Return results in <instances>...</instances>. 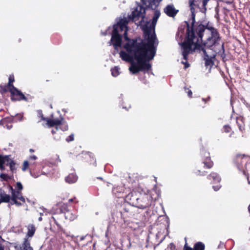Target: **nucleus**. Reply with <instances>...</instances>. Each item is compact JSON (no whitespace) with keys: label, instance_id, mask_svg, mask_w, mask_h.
Listing matches in <instances>:
<instances>
[{"label":"nucleus","instance_id":"37","mask_svg":"<svg viewBox=\"0 0 250 250\" xmlns=\"http://www.w3.org/2000/svg\"><path fill=\"white\" fill-rule=\"evenodd\" d=\"M185 91L186 92L188 93V95L189 98L192 97V92L191 90H190L188 88H187L186 87H184Z\"/></svg>","mask_w":250,"mask_h":250},{"label":"nucleus","instance_id":"30","mask_svg":"<svg viewBox=\"0 0 250 250\" xmlns=\"http://www.w3.org/2000/svg\"><path fill=\"white\" fill-rule=\"evenodd\" d=\"M218 53L221 56V57L224 59L226 57V54L224 48V43L223 42L221 44V49L218 51Z\"/></svg>","mask_w":250,"mask_h":250},{"label":"nucleus","instance_id":"47","mask_svg":"<svg viewBox=\"0 0 250 250\" xmlns=\"http://www.w3.org/2000/svg\"><path fill=\"white\" fill-rule=\"evenodd\" d=\"M68 202L69 203L74 202L75 203H77L78 202V201L77 200L76 198L75 197L69 199Z\"/></svg>","mask_w":250,"mask_h":250},{"label":"nucleus","instance_id":"54","mask_svg":"<svg viewBox=\"0 0 250 250\" xmlns=\"http://www.w3.org/2000/svg\"><path fill=\"white\" fill-rule=\"evenodd\" d=\"M248 210H249V212L250 213V204L248 206Z\"/></svg>","mask_w":250,"mask_h":250},{"label":"nucleus","instance_id":"57","mask_svg":"<svg viewBox=\"0 0 250 250\" xmlns=\"http://www.w3.org/2000/svg\"><path fill=\"white\" fill-rule=\"evenodd\" d=\"M39 220L40 221H41V220H42V218H41V217H40V218H39Z\"/></svg>","mask_w":250,"mask_h":250},{"label":"nucleus","instance_id":"42","mask_svg":"<svg viewBox=\"0 0 250 250\" xmlns=\"http://www.w3.org/2000/svg\"><path fill=\"white\" fill-rule=\"evenodd\" d=\"M188 3L189 7L199 6L198 5L195 4V0H188Z\"/></svg>","mask_w":250,"mask_h":250},{"label":"nucleus","instance_id":"17","mask_svg":"<svg viewBox=\"0 0 250 250\" xmlns=\"http://www.w3.org/2000/svg\"><path fill=\"white\" fill-rule=\"evenodd\" d=\"M120 57L121 59L125 61L129 62L132 64V62H134V54L133 53H127L124 51H121L119 53Z\"/></svg>","mask_w":250,"mask_h":250},{"label":"nucleus","instance_id":"51","mask_svg":"<svg viewBox=\"0 0 250 250\" xmlns=\"http://www.w3.org/2000/svg\"><path fill=\"white\" fill-rule=\"evenodd\" d=\"M118 250L117 248H115V247H113V248H107L106 250Z\"/></svg>","mask_w":250,"mask_h":250},{"label":"nucleus","instance_id":"27","mask_svg":"<svg viewBox=\"0 0 250 250\" xmlns=\"http://www.w3.org/2000/svg\"><path fill=\"white\" fill-rule=\"evenodd\" d=\"M192 249L193 250H205V246L202 242H198L194 245Z\"/></svg>","mask_w":250,"mask_h":250},{"label":"nucleus","instance_id":"25","mask_svg":"<svg viewBox=\"0 0 250 250\" xmlns=\"http://www.w3.org/2000/svg\"><path fill=\"white\" fill-rule=\"evenodd\" d=\"M21 250H32V247L30 246V241L28 238H25L22 246L21 247Z\"/></svg>","mask_w":250,"mask_h":250},{"label":"nucleus","instance_id":"32","mask_svg":"<svg viewBox=\"0 0 250 250\" xmlns=\"http://www.w3.org/2000/svg\"><path fill=\"white\" fill-rule=\"evenodd\" d=\"M13 160H11L8 156H3V166H9L10 164V162H11Z\"/></svg>","mask_w":250,"mask_h":250},{"label":"nucleus","instance_id":"41","mask_svg":"<svg viewBox=\"0 0 250 250\" xmlns=\"http://www.w3.org/2000/svg\"><path fill=\"white\" fill-rule=\"evenodd\" d=\"M0 177L1 178L4 180H7L10 178L9 176L8 175L3 173L1 174L0 175Z\"/></svg>","mask_w":250,"mask_h":250},{"label":"nucleus","instance_id":"9","mask_svg":"<svg viewBox=\"0 0 250 250\" xmlns=\"http://www.w3.org/2000/svg\"><path fill=\"white\" fill-rule=\"evenodd\" d=\"M153 199L150 195L141 193L137 207L141 209L146 208L151 205Z\"/></svg>","mask_w":250,"mask_h":250},{"label":"nucleus","instance_id":"20","mask_svg":"<svg viewBox=\"0 0 250 250\" xmlns=\"http://www.w3.org/2000/svg\"><path fill=\"white\" fill-rule=\"evenodd\" d=\"M207 179L212 180L214 183H219L221 180V178L219 175L215 172H212L208 175L207 176Z\"/></svg>","mask_w":250,"mask_h":250},{"label":"nucleus","instance_id":"24","mask_svg":"<svg viewBox=\"0 0 250 250\" xmlns=\"http://www.w3.org/2000/svg\"><path fill=\"white\" fill-rule=\"evenodd\" d=\"M27 228L28 231L27 232L26 236H28L29 237H32L35 232V230H36V229H35L34 225L33 224H29L27 226Z\"/></svg>","mask_w":250,"mask_h":250},{"label":"nucleus","instance_id":"13","mask_svg":"<svg viewBox=\"0 0 250 250\" xmlns=\"http://www.w3.org/2000/svg\"><path fill=\"white\" fill-rule=\"evenodd\" d=\"M132 209V207L130 206L125 207L120 211L121 218L125 224H128L129 219L134 215Z\"/></svg>","mask_w":250,"mask_h":250},{"label":"nucleus","instance_id":"28","mask_svg":"<svg viewBox=\"0 0 250 250\" xmlns=\"http://www.w3.org/2000/svg\"><path fill=\"white\" fill-rule=\"evenodd\" d=\"M111 71L113 77H117L120 74V67L116 66L111 69Z\"/></svg>","mask_w":250,"mask_h":250},{"label":"nucleus","instance_id":"44","mask_svg":"<svg viewBox=\"0 0 250 250\" xmlns=\"http://www.w3.org/2000/svg\"><path fill=\"white\" fill-rule=\"evenodd\" d=\"M16 186H17V188H18V190H19V191H21L22 189V188H23V187H22V185H21V183H20V182H17V183H16Z\"/></svg>","mask_w":250,"mask_h":250},{"label":"nucleus","instance_id":"56","mask_svg":"<svg viewBox=\"0 0 250 250\" xmlns=\"http://www.w3.org/2000/svg\"><path fill=\"white\" fill-rule=\"evenodd\" d=\"M52 165H56V162H53V163H51Z\"/></svg>","mask_w":250,"mask_h":250},{"label":"nucleus","instance_id":"59","mask_svg":"<svg viewBox=\"0 0 250 250\" xmlns=\"http://www.w3.org/2000/svg\"><path fill=\"white\" fill-rule=\"evenodd\" d=\"M98 179H102V178L101 177H99V178H98Z\"/></svg>","mask_w":250,"mask_h":250},{"label":"nucleus","instance_id":"52","mask_svg":"<svg viewBox=\"0 0 250 250\" xmlns=\"http://www.w3.org/2000/svg\"><path fill=\"white\" fill-rule=\"evenodd\" d=\"M55 241H57L56 239H51L50 241V245H51V243L52 242L53 243V242H55Z\"/></svg>","mask_w":250,"mask_h":250},{"label":"nucleus","instance_id":"34","mask_svg":"<svg viewBox=\"0 0 250 250\" xmlns=\"http://www.w3.org/2000/svg\"><path fill=\"white\" fill-rule=\"evenodd\" d=\"M66 141L68 143L73 141L74 140V135L72 133L69 136H68L65 139Z\"/></svg>","mask_w":250,"mask_h":250},{"label":"nucleus","instance_id":"36","mask_svg":"<svg viewBox=\"0 0 250 250\" xmlns=\"http://www.w3.org/2000/svg\"><path fill=\"white\" fill-rule=\"evenodd\" d=\"M0 169L3 170L4 169L3 166V156H0Z\"/></svg>","mask_w":250,"mask_h":250},{"label":"nucleus","instance_id":"39","mask_svg":"<svg viewBox=\"0 0 250 250\" xmlns=\"http://www.w3.org/2000/svg\"><path fill=\"white\" fill-rule=\"evenodd\" d=\"M166 250H175V246L173 243H170L168 245Z\"/></svg>","mask_w":250,"mask_h":250},{"label":"nucleus","instance_id":"2","mask_svg":"<svg viewBox=\"0 0 250 250\" xmlns=\"http://www.w3.org/2000/svg\"><path fill=\"white\" fill-rule=\"evenodd\" d=\"M157 40L156 35L154 34L147 39V42L140 40L139 42L132 40L131 43H125L124 48L127 52L133 53L134 59L136 62H132L129 70L132 74H136L140 71L149 70L151 64L149 62L154 57L156 52V46H155Z\"/></svg>","mask_w":250,"mask_h":250},{"label":"nucleus","instance_id":"55","mask_svg":"<svg viewBox=\"0 0 250 250\" xmlns=\"http://www.w3.org/2000/svg\"><path fill=\"white\" fill-rule=\"evenodd\" d=\"M29 151L30 152H34V150L32 149H30Z\"/></svg>","mask_w":250,"mask_h":250},{"label":"nucleus","instance_id":"49","mask_svg":"<svg viewBox=\"0 0 250 250\" xmlns=\"http://www.w3.org/2000/svg\"><path fill=\"white\" fill-rule=\"evenodd\" d=\"M210 97H208L207 98H202V100L205 102V103H207L208 101L210 100Z\"/></svg>","mask_w":250,"mask_h":250},{"label":"nucleus","instance_id":"11","mask_svg":"<svg viewBox=\"0 0 250 250\" xmlns=\"http://www.w3.org/2000/svg\"><path fill=\"white\" fill-rule=\"evenodd\" d=\"M157 21V19L153 18L151 24L149 26H148V24L149 23L148 21H147L146 23L143 26L142 29L144 31L145 36H148L147 39L151 37L154 34V33L155 34L154 29Z\"/></svg>","mask_w":250,"mask_h":250},{"label":"nucleus","instance_id":"31","mask_svg":"<svg viewBox=\"0 0 250 250\" xmlns=\"http://www.w3.org/2000/svg\"><path fill=\"white\" fill-rule=\"evenodd\" d=\"M60 212L63 213L64 214H65V212H66V211L69 210L68 208V206L66 204H62L60 207Z\"/></svg>","mask_w":250,"mask_h":250},{"label":"nucleus","instance_id":"5","mask_svg":"<svg viewBox=\"0 0 250 250\" xmlns=\"http://www.w3.org/2000/svg\"><path fill=\"white\" fill-rule=\"evenodd\" d=\"M201 155L203 156L202 159V164H203V167L198 169L195 173L199 176H205L208 173L207 169H210L214 166V163L212 161L210 154L208 152L205 150H203L201 152Z\"/></svg>","mask_w":250,"mask_h":250},{"label":"nucleus","instance_id":"60","mask_svg":"<svg viewBox=\"0 0 250 250\" xmlns=\"http://www.w3.org/2000/svg\"><path fill=\"white\" fill-rule=\"evenodd\" d=\"M54 138H55V139H57L56 136H54Z\"/></svg>","mask_w":250,"mask_h":250},{"label":"nucleus","instance_id":"40","mask_svg":"<svg viewBox=\"0 0 250 250\" xmlns=\"http://www.w3.org/2000/svg\"><path fill=\"white\" fill-rule=\"evenodd\" d=\"M28 166H29L28 162L27 161H24V162L23 163V167L22 168V170L25 171L28 167Z\"/></svg>","mask_w":250,"mask_h":250},{"label":"nucleus","instance_id":"35","mask_svg":"<svg viewBox=\"0 0 250 250\" xmlns=\"http://www.w3.org/2000/svg\"><path fill=\"white\" fill-rule=\"evenodd\" d=\"M55 126L54 128H52L53 127L48 126L49 128H52L51 131L53 135L57 134V132L59 130V127L57 125Z\"/></svg>","mask_w":250,"mask_h":250},{"label":"nucleus","instance_id":"10","mask_svg":"<svg viewBox=\"0 0 250 250\" xmlns=\"http://www.w3.org/2000/svg\"><path fill=\"white\" fill-rule=\"evenodd\" d=\"M110 42L114 46L115 50H118V48L121 47L122 43V37L119 33V30L117 27H114L113 30Z\"/></svg>","mask_w":250,"mask_h":250},{"label":"nucleus","instance_id":"3","mask_svg":"<svg viewBox=\"0 0 250 250\" xmlns=\"http://www.w3.org/2000/svg\"><path fill=\"white\" fill-rule=\"evenodd\" d=\"M11 190V196L8 194L3 193L0 194V203L1 202L10 203L11 205H16L17 206H20L22 205L21 203L19 202L17 200H19L24 203L25 200L22 196L21 191L14 189L12 187H10ZM0 250H3L1 247L0 246Z\"/></svg>","mask_w":250,"mask_h":250},{"label":"nucleus","instance_id":"46","mask_svg":"<svg viewBox=\"0 0 250 250\" xmlns=\"http://www.w3.org/2000/svg\"><path fill=\"white\" fill-rule=\"evenodd\" d=\"M182 63L184 64V68L187 69L188 67H189V63L187 61L185 62H182Z\"/></svg>","mask_w":250,"mask_h":250},{"label":"nucleus","instance_id":"48","mask_svg":"<svg viewBox=\"0 0 250 250\" xmlns=\"http://www.w3.org/2000/svg\"><path fill=\"white\" fill-rule=\"evenodd\" d=\"M220 188H221V186L220 185L212 186V188L214 189V190L215 191L218 190Z\"/></svg>","mask_w":250,"mask_h":250},{"label":"nucleus","instance_id":"4","mask_svg":"<svg viewBox=\"0 0 250 250\" xmlns=\"http://www.w3.org/2000/svg\"><path fill=\"white\" fill-rule=\"evenodd\" d=\"M233 161L237 168L242 171L244 175H247L250 169V156L245 154H237Z\"/></svg>","mask_w":250,"mask_h":250},{"label":"nucleus","instance_id":"26","mask_svg":"<svg viewBox=\"0 0 250 250\" xmlns=\"http://www.w3.org/2000/svg\"><path fill=\"white\" fill-rule=\"evenodd\" d=\"M64 215L65 218L70 221H73L77 217L76 213L69 210L65 212Z\"/></svg>","mask_w":250,"mask_h":250},{"label":"nucleus","instance_id":"22","mask_svg":"<svg viewBox=\"0 0 250 250\" xmlns=\"http://www.w3.org/2000/svg\"><path fill=\"white\" fill-rule=\"evenodd\" d=\"M236 123L238 126L239 129L241 131L245 130V122L243 116H240L236 118Z\"/></svg>","mask_w":250,"mask_h":250},{"label":"nucleus","instance_id":"58","mask_svg":"<svg viewBox=\"0 0 250 250\" xmlns=\"http://www.w3.org/2000/svg\"><path fill=\"white\" fill-rule=\"evenodd\" d=\"M50 108H52V105L51 104L50 105Z\"/></svg>","mask_w":250,"mask_h":250},{"label":"nucleus","instance_id":"7","mask_svg":"<svg viewBox=\"0 0 250 250\" xmlns=\"http://www.w3.org/2000/svg\"><path fill=\"white\" fill-rule=\"evenodd\" d=\"M128 24V21L126 19H121L118 23L113 26V28L114 27H117V29L119 30L118 28H119L120 31L122 32L123 31H125L124 34V37L125 40L127 42L126 43H131L132 42V40L135 41L136 42H139L140 40H143L141 38L138 37L135 39H130L127 36V31L128 27L127 25Z\"/></svg>","mask_w":250,"mask_h":250},{"label":"nucleus","instance_id":"21","mask_svg":"<svg viewBox=\"0 0 250 250\" xmlns=\"http://www.w3.org/2000/svg\"><path fill=\"white\" fill-rule=\"evenodd\" d=\"M208 49L206 47H203V50H201V51L203 52L204 57V60H205V65L206 66L210 65L213 64V62L210 57V56L207 54L206 49Z\"/></svg>","mask_w":250,"mask_h":250},{"label":"nucleus","instance_id":"18","mask_svg":"<svg viewBox=\"0 0 250 250\" xmlns=\"http://www.w3.org/2000/svg\"><path fill=\"white\" fill-rule=\"evenodd\" d=\"M50 229L53 232H60L62 230V228L54 217H52L50 220Z\"/></svg>","mask_w":250,"mask_h":250},{"label":"nucleus","instance_id":"33","mask_svg":"<svg viewBox=\"0 0 250 250\" xmlns=\"http://www.w3.org/2000/svg\"><path fill=\"white\" fill-rule=\"evenodd\" d=\"M224 132L229 133L232 131V128L229 125H227L223 126Z\"/></svg>","mask_w":250,"mask_h":250},{"label":"nucleus","instance_id":"38","mask_svg":"<svg viewBox=\"0 0 250 250\" xmlns=\"http://www.w3.org/2000/svg\"><path fill=\"white\" fill-rule=\"evenodd\" d=\"M185 239L186 241V243L184 246L183 250H193L192 248L188 246V243L187 242V238H185Z\"/></svg>","mask_w":250,"mask_h":250},{"label":"nucleus","instance_id":"14","mask_svg":"<svg viewBox=\"0 0 250 250\" xmlns=\"http://www.w3.org/2000/svg\"><path fill=\"white\" fill-rule=\"evenodd\" d=\"M140 194V192L133 191L126 196L125 199L130 204L137 207V205H138V200H139Z\"/></svg>","mask_w":250,"mask_h":250},{"label":"nucleus","instance_id":"50","mask_svg":"<svg viewBox=\"0 0 250 250\" xmlns=\"http://www.w3.org/2000/svg\"><path fill=\"white\" fill-rule=\"evenodd\" d=\"M36 159H37V157L35 155L31 156L29 157V160H36Z\"/></svg>","mask_w":250,"mask_h":250},{"label":"nucleus","instance_id":"16","mask_svg":"<svg viewBox=\"0 0 250 250\" xmlns=\"http://www.w3.org/2000/svg\"><path fill=\"white\" fill-rule=\"evenodd\" d=\"M166 14L169 17L174 18L179 12L178 10L175 9L173 4L167 5L164 9Z\"/></svg>","mask_w":250,"mask_h":250},{"label":"nucleus","instance_id":"12","mask_svg":"<svg viewBox=\"0 0 250 250\" xmlns=\"http://www.w3.org/2000/svg\"><path fill=\"white\" fill-rule=\"evenodd\" d=\"M51 118H52V116ZM54 125H57L58 126L60 125V128L63 131L68 130L69 128L68 124L65 122H62L61 120L58 119H48V126L53 127Z\"/></svg>","mask_w":250,"mask_h":250},{"label":"nucleus","instance_id":"29","mask_svg":"<svg viewBox=\"0 0 250 250\" xmlns=\"http://www.w3.org/2000/svg\"><path fill=\"white\" fill-rule=\"evenodd\" d=\"M210 0H202V7L201 8V11L202 13H205L206 12L207 8V5L208 3L210 1Z\"/></svg>","mask_w":250,"mask_h":250},{"label":"nucleus","instance_id":"19","mask_svg":"<svg viewBox=\"0 0 250 250\" xmlns=\"http://www.w3.org/2000/svg\"><path fill=\"white\" fill-rule=\"evenodd\" d=\"M190 7V10L191 13V26H190V28H195V26H198L199 25H204L202 23H199V22H195V9L194 8V7Z\"/></svg>","mask_w":250,"mask_h":250},{"label":"nucleus","instance_id":"8","mask_svg":"<svg viewBox=\"0 0 250 250\" xmlns=\"http://www.w3.org/2000/svg\"><path fill=\"white\" fill-rule=\"evenodd\" d=\"M14 81L13 77L10 76L9 78L8 84L6 87V90L9 91L11 93L12 100L16 101L25 99L24 95L12 84Z\"/></svg>","mask_w":250,"mask_h":250},{"label":"nucleus","instance_id":"23","mask_svg":"<svg viewBox=\"0 0 250 250\" xmlns=\"http://www.w3.org/2000/svg\"><path fill=\"white\" fill-rule=\"evenodd\" d=\"M77 179L78 177L75 174L71 173L65 177V180L66 182L69 184H72L76 182L77 180Z\"/></svg>","mask_w":250,"mask_h":250},{"label":"nucleus","instance_id":"45","mask_svg":"<svg viewBox=\"0 0 250 250\" xmlns=\"http://www.w3.org/2000/svg\"><path fill=\"white\" fill-rule=\"evenodd\" d=\"M37 112H38V115L39 117L41 118V120H45V118L43 117V115L42 114V111L40 110H38Z\"/></svg>","mask_w":250,"mask_h":250},{"label":"nucleus","instance_id":"1","mask_svg":"<svg viewBox=\"0 0 250 250\" xmlns=\"http://www.w3.org/2000/svg\"><path fill=\"white\" fill-rule=\"evenodd\" d=\"M186 36L183 42L181 43L182 55L184 60L188 61V56L198 50L199 52L203 50V47L210 48L213 45L218 43L221 37L217 30L209 22L205 25H199L195 28H190L188 21Z\"/></svg>","mask_w":250,"mask_h":250},{"label":"nucleus","instance_id":"43","mask_svg":"<svg viewBox=\"0 0 250 250\" xmlns=\"http://www.w3.org/2000/svg\"><path fill=\"white\" fill-rule=\"evenodd\" d=\"M9 167H10V169L12 172H13L15 170V163L13 161H12L11 162H10Z\"/></svg>","mask_w":250,"mask_h":250},{"label":"nucleus","instance_id":"6","mask_svg":"<svg viewBox=\"0 0 250 250\" xmlns=\"http://www.w3.org/2000/svg\"><path fill=\"white\" fill-rule=\"evenodd\" d=\"M141 1L146 7L138 4L137 6L132 12V19L134 21H137L140 17L142 18L140 21V23L144 21L146 17V11L147 9V1L146 0H141Z\"/></svg>","mask_w":250,"mask_h":250},{"label":"nucleus","instance_id":"15","mask_svg":"<svg viewBox=\"0 0 250 250\" xmlns=\"http://www.w3.org/2000/svg\"><path fill=\"white\" fill-rule=\"evenodd\" d=\"M148 4L147 5V9H151L154 11L153 18L158 20L160 16L161 13L160 10L158 9L159 3L158 4L155 3L156 2L153 0H148Z\"/></svg>","mask_w":250,"mask_h":250},{"label":"nucleus","instance_id":"53","mask_svg":"<svg viewBox=\"0 0 250 250\" xmlns=\"http://www.w3.org/2000/svg\"><path fill=\"white\" fill-rule=\"evenodd\" d=\"M153 0V1H156V2L155 3L158 4V3H160L162 0Z\"/></svg>","mask_w":250,"mask_h":250}]
</instances>
